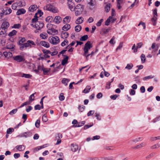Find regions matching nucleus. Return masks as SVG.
Returning <instances> with one entry per match:
<instances>
[{
	"label": "nucleus",
	"instance_id": "1",
	"mask_svg": "<svg viewBox=\"0 0 160 160\" xmlns=\"http://www.w3.org/2000/svg\"><path fill=\"white\" fill-rule=\"evenodd\" d=\"M36 45L35 42L31 40H28L26 42L24 43L20 46V49L21 50H23L26 49L27 48H31L34 47Z\"/></svg>",
	"mask_w": 160,
	"mask_h": 160
},
{
	"label": "nucleus",
	"instance_id": "2",
	"mask_svg": "<svg viewBox=\"0 0 160 160\" xmlns=\"http://www.w3.org/2000/svg\"><path fill=\"white\" fill-rule=\"evenodd\" d=\"M30 25L31 26L36 29L34 31V32L36 33L38 32V30H40L42 28L44 25L43 22L39 21L36 22L35 23H31Z\"/></svg>",
	"mask_w": 160,
	"mask_h": 160
},
{
	"label": "nucleus",
	"instance_id": "3",
	"mask_svg": "<svg viewBox=\"0 0 160 160\" xmlns=\"http://www.w3.org/2000/svg\"><path fill=\"white\" fill-rule=\"evenodd\" d=\"M44 10L51 11L53 13H56L58 12V10L53 5L51 4H47L44 6Z\"/></svg>",
	"mask_w": 160,
	"mask_h": 160
},
{
	"label": "nucleus",
	"instance_id": "4",
	"mask_svg": "<svg viewBox=\"0 0 160 160\" xmlns=\"http://www.w3.org/2000/svg\"><path fill=\"white\" fill-rule=\"evenodd\" d=\"M92 44L90 41H88L85 44V46L83 50L84 54H87L89 50L92 47Z\"/></svg>",
	"mask_w": 160,
	"mask_h": 160
},
{
	"label": "nucleus",
	"instance_id": "5",
	"mask_svg": "<svg viewBox=\"0 0 160 160\" xmlns=\"http://www.w3.org/2000/svg\"><path fill=\"white\" fill-rule=\"evenodd\" d=\"M49 42L53 45H57L60 42V39L57 36L54 37H50L49 38Z\"/></svg>",
	"mask_w": 160,
	"mask_h": 160
},
{
	"label": "nucleus",
	"instance_id": "6",
	"mask_svg": "<svg viewBox=\"0 0 160 160\" xmlns=\"http://www.w3.org/2000/svg\"><path fill=\"white\" fill-rule=\"evenodd\" d=\"M143 44L142 42H140L137 44L136 47L135 44H134L132 46V50H133V52L135 53L138 51V48H141L143 45Z\"/></svg>",
	"mask_w": 160,
	"mask_h": 160
},
{
	"label": "nucleus",
	"instance_id": "7",
	"mask_svg": "<svg viewBox=\"0 0 160 160\" xmlns=\"http://www.w3.org/2000/svg\"><path fill=\"white\" fill-rule=\"evenodd\" d=\"M12 58L14 60L18 62H22L24 60V57L20 55L13 56Z\"/></svg>",
	"mask_w": 160,
	"mask_h": 160
},
{
	"label": "nucleus",
	"instance_id": "8",
	"mask_svg": "<svg viewBox=\"0 0 160 160\" xmlns=\"http://www.w3.org/2000/svg\"><path fill=\"white\" fill-rule=\"evenodd\" d=\"M9 23L8 22L5 21L1 24V28L4 30L7 31V29L9 26Z\"/></svg>",
	"mask_w": 160,
	"mask_h": 160
},
{
	"label": "nucleus",
	"instance_id": "9",
	"mask_svg": "<svg viewBox=\"0 0 160 160\" xmlns=\"http://www.w3.org/2000/svg\"><path fill=\"white\" fill-rule=\"evenodd\" d=\"M38 9V7L36 4H33L30 6L28 8L29 12H33Z\"/></svg>",
	"mask_w": 160,
	"mask_h": 160
},
{
	"label": "nucleus",
	"instance_id": "10",
	"mask_svg": "<svg viewBox=\"0 0 160 160\" xmlns=\"http://www.w3.org/2000/svg\"><path fill=\"white\" fill-rule=\"evenodd\" d=\"M47 32L49 34L54 35L58 33V31L53 28H51L48 29L47 30Z\"/></svg>",
	"mask_w": 160,
	"mask_h": 160
},
{
	"label": "nucleus",
	"instance_id": "11",
	"mask_svg": "<svg viewBox=\"0 0 160 160\" xmlns=\"http://www.w3.org/2000/svg\"><path fill=\"white\" fill-rule=\"evenodd\" d=\"M68 6L69 9L72 11H74L75 9L74 4L71 2H68Z\"/></svg>",
	"mask_w": 160,
	"mask_h": 160
},
{
	"label": "nucleus",
	"instance_id": "12",
	"mask_svg": "<svg viewBox=\"0 0 160 160\" xmlns=\"http://www.w3.org/2000/svg\"><path fill=\"white\" fill-rule=\"evenodd\" d=\"M44 68L43 64H39L38 66L37 69H35L33 70L36 73H39V71H42Z\"/></svg>",
	"mask_w": 160,
	"mask_h": 160
},
{
	"label": "nucleus",
	"instance_id": "13",
	"mask_svg": "<svg viewBox=\"0 0 160 160\" xmlns=\"http://www.w3.org/2000/svg\"><path fill=\"white\" fill-rule=\"evenodd\" d=\"M62 21V18L61 17L59 16H56L53 20V22L54 23L57 24H59Z\"/></svg>",
	"mask_w": 160,
	"mask_h": 160
},
{
	"label": "nucleus",
	"instance_id": "14",
	"mask_svg": "<svg viewBox=\"0 0 160 160\" xmlns=\"http://www.w3.org/2000/svg\"><path fill=\"white\" fill-rule=\"evenodd\" d=\"M68 33L66 31H62L61 33V37L63 39H65L68 37Z\"/></svg>",
	"mask_w": 160,
	"mask_h": 160
},
{
	"label": "nucleus",
	"instance_id": "15",
	"mask_svg": "<svg viewBox=\"0 0 160 160\" xmlns=\"http://www.w3.org/2000/svg\"><path fill=\"white\" fill-rule=\"evenodd\" d=\"M15 148L19 151H22L24 150L25 147L24 145H17L15 147Z\"/></svg>",
	"mask_w": 160,
	"mask_h": 160
},
{
	"label": "nucleus",
	"instance_id": "16",
	"mask_svg": "<svg viewBox=\"0 0 160 160\" xmlns=\"http://www.w3.org/2000/svg\"><path fill=\"white\" fill-rule=\"evenodd\" d=\"M26 12V11L24 8H21L18 10L16 12V14L17 15H19L21 14H24Z\"/></svg>",
	"mask_w": 160,
	"mask_h": 160
},
{
	"label": "nucleus",
	"instance_id": "17",
	"mask_svg": "<svg viewBox=\"0 0 160 160\" xmlns=\"http://www.w3.org/2000/svg\"><path fill=\"white\" fill-rule=\"evenodd\" d=\"M75 9L81 11L82 12L84 8V6L81 4H78L75 7Z\"/></svg>",
	"mask_w": 160,
	"mask_h": 160
},
{
	"label": "nucleus",
	"instance_id": "18",
	"mask_svg": "<svg viewBox=\"0 0 160 160\" xmlns=\"http://www.w3.org/2000/svg\"><path fill=\"white\" fill-rule=\"evenodd\" d=\"M32 135V133L31 132H24L21 135L22 137H25L26 138L31 137Z\"/></svg>",
	"mask_w": 160,
	"mask_h": 160
},
{
	"label": "nucleus",
	"instance_id": "19",
	"mask_svg": "<svg viewBox=\"0 0 160 160\" xmlns=\"http://www.w3.org/2000/svg\"><path fill=\"white\" fill-rule=\"evenodd\" d=\"M84 20L83 18L82 17H80L79 18H78L75 21V23L78 25H79L80 24H81L82 23Z\"/></svg>",
	"mask_w": 160,
	"mask_h": 160
},
{
	"label": "nucleus",
	"instance_id": "20",
	"mask_svg": "<svg viewBox=\"0 0 160 160\" xmlns=\"http://www.w3.org/2000/svg\"><path fill=\"white\" fill-rule=\"evenodd\" d=\"M71 150L73 152H75L78 149V146L77 144L74 145L73 144H71Z\"/></svg>",
	"mask_w": 160,
	"mask_h": 160
},
{
	"label": "nucleus",
	"instance_id": "21",
	"mask_svg": "<svg viewBox=\"0 0 160 160\" xmlns=\"http://www.w3.org/2000/svg\"><path fill=\"white\" fill-rule=\"evenodd\" d=\"M40 43L41 45L46 48H48L50 47L49 43L47 42L42 41L40 42Z\"/></svg>",
	"mask_w": 160,
	"mask_h": 160
},
{
	"label": "nucleus",
	"instance_id": "22",
	"mask_svg": "<svg viewBox=\"0 0 160 160\" xmlns=\"http://www.w3.org/2000/svg\"><path fill=\"white\" fill-rule=\"evenodd\" d=\"M88 6L91 10H92L94 8V4L92 2V0H90L88 3Z\"/></svg>",
	"mask_w": 160,
	"mask_h": 160
},
{
	"label": "nucleus",
	"instance_id": "23",
	"mask_svg": "<svg viewBox=\"0 0 160 160\" xmlns=\"http://www.w3.org/2000/svg\"><path fill=\"white\" fill-rule=\"evenodd\" d=\"M3 54L5 58H9L12 56V53L10 52H4Z\"/></svg>",
	"mask_w": 160,
	"mask_h": 160
},
{
	"label": "nucleus",
	"instance_id": "24",
	"mask_svg": "<svg viewBox=\"0 0 160 160\" xmlns=\"http://www.w3.org/2000/svg\"><path fill=\"white\" fill-rule=\"evenodd\" d=\"M71 28V26L70 24H67L65 25L62 28V29L64 31H66L69 30Z\"/></svg>",
	"mask_w": 160,
	"mask_h": 160
},
{
	"label": "nucleus",
	"instance_id": "25",
	"mask_svg": "<svg viewBox=\"0 0 160 160\" xmlns=\"http://www.w3.org/2000/svg\"><path fill=\"white\" fill-rule=\"evenodd\" d=\"M110 30V28H108L107 29H103L101 30V33H102V34L105 35L107 34L109 32Z\"/></svg>",
	"mask_w": 160,
	"mask_h": 160
},
{
	"label": "nucleus",
	"instance_id": "26",
	"mask_svg": "<svg viewBox=\"0 0 160 160\" xmlns=\"http://www.w3.org/2000/svg\"><path fill=\"white\" fill-rule=\"evenodd\" d=\"M69 81L70 80L66 78H63L62 80V82L65 86H67Z\"/></svg>",
	"mask_w": 160,
	"mask_h": 160
},
{
	"label": "nucleus",
	"instance_id": "27",
	"mask_svg": "<svg viewBox=\"0 0 160 160\" xmlns=\"http://www.w3.org/2000/svg\"><path fill=\"white\" fill-rule=\"evenodd\" d=\"M101 158L103 160H114L116 158L112 156H110L108 157H102Z\"/></svg>",
	"mask_w": 160,
	"mask_h": 160
},
{
	"label": "nucleus",
	"instance_id": "28",
	"mask_svg": "<svg viewBox=\"0 0 160 160\" xmlns=\"http://www.w3.org/2000/svg\"><path fill=\"white\" fill-rule=\"evenodd\" d=\"M40 37L42 39H46L48 38L47 34L45 32H43L40 34Z\"/></svg>",
	"mask_w": 160,
	"mask_h": 160
},
{
	"label": "nucleus",
	"instance_id": "29",
	"mask_svg": "<svg viewBox=\"0 0 160 160\" xmlns=\"http://www.w3.org/2000/svg\"><path fill=\"white\" fill-rule=\"evenodd\" d=\"M19 6V3L16 2L13 3L12 5V9L16 10L17 9V8Z\"/></svg>",
	"mask_w": 160,
	"mask_h": 160
},
{
	"label": "nucleus",
	"instance_id": "30",
	"mask_svg": "<svg viewBox=\"0 0 160 160\" xmlns=\"http://www.w3.org/2000/svg\"><path fill=\"white\" fill-rule=\"evenodd\" d=\"M91 89V87L90 86H87L86 87V88L83 90V93H88L89 92V91Z\"/></svg>",
	"mask_w": 160,
	"mask_h": 160
},
{
	"label": "nucleus",
	"instance_id": "31",
	"mask_svg": "<svg viewBox=\"0 0 160 160\" xmlns=\"http://www.w3.org/2000/svg\"><path fill=\"white\" fill-rule=\"evenodd\" d=\"M100 137L98 135H96L93 137L92 138H87L86 140H98L100 139Z\"/></svg>",
	"mask_w": 160,
	"mask_h": 160
},
{
	"label": "nucleus",
	"instance_id": "32",
	"mask_svg": "<svg viewBox=\"0 0 160 160\" xmlns=\"http://www.w3.org/2000/svg\"><path fill=\"white\" fill-rule=\"evenodd\" d=\"M21 77L27 78H30L32 77V75L29 74L23 73L22 74Z\"/></svg>",
	"mask_w": 160,
	"mask_h": 160
},
{
	"label": "nucleus",
	"instance_id": "33",
	"mask_svg": "<svg viewBox=\"0 0 160 160\" xmlns=\"http://www.w3.org/2000/svg\"><path fill=\"white\" fill-rule=\"evenodd\" d=\"M71 20V17L69 16H66L63 20V22H69Z\"/></svg>",
	"mask_w": 160,
	"mask_h": 160
},
{
	"label": "nucleus",
	"instance_id": "34",
	"mask_svg": "<svg viewBox=\"0 0 160 160\" xmlns=\"http://www.w3.org/2000/svg\"><path fill=\"white\" fill-rule=\"evenodd\" d=\"M50 68H44L42 70L43 74L45 75L48 74V73L50 71Z\"/></svg>",
	"mask_w": 160,
	"mask_h": 160
},
{
	"label": "nucleus",
	"instance_id": "35",
	"mask_svg": "<svg viewBox=\"0 0 160 160\" xmlns=\"http://www.w3.org/2000/svg\"><path fill=\"white\" fill-rule=\"evenodd\" d=\"M36 92H35L32 94H31L29 98V100L30 102H31L32 101H33L35 100L34 95L36 94Z\"/></svg>",
	"mask_w": 160,
	"mask_h": 160
},
{
	"label": "nucleus",
	"instance_id": "36",
	"mask_svg": "<svg viewBox=\"0 0 160 160\" xmlns=\"http://www.w3.org/2000/svg\"><path fill=\"white\" fill-rule=\"evenodd\" d=\"M17 32L15 30H13L11 32H10L8 34L9 37H12L14 35H16Z\"/></svg>",
	"mask_w": 160,
	"mask_h": 160
},
{
	"label": "nucleus",
	"instance_id": "37",
	"mask_svg": "<svg viewBox=\"0 0 160 160\" xmlns=\"http://www.w3.org/2000/svg\"><path fill=\"white\" fill-rule=\"evenodd\" d=\"M38 13H36L35 16H34V18L32 20V23H35L36 22H38V17H37Z\"/></svg>",
	"mask_w": 160,
	"mask_h": 160
},
{
	"label": "nucleus",
	"instance_id": "38",
	"mask_svg": "<svg viewBox=\"0 0 160 160\" xmlns=\"http://www.w3.org/2000/svg\"><path fill=\"white\" fill-rule=\"evenodd\" d=\"M82 29L81 26L80 25H77L75 27V30L76 32H80Z\"/></svg>",
	"mask_w": 160,
	"mask_h": 160
},
{
	"label": "nucleus",
	"instance_id": "39",
	"mask_svg": "<svg viewBox=\"0 0 160 160\" xmlns=\"http://www.w3.org/2000/svg\"><path fill=\"white\" fill-rule=\"evenodd\" d=\"M88 38V35H85L81 37L80 38V40L81 41H85Z\"/></svg>",
	"mask_w": 160,
	"mask_h": 160
},
{
	"label": "nucleus",
	"instance_id": "40",
	"mask_svg": "<svg viewBox=\"0 0 160 160\" xmlns=\"http://www.w3.org/2000/svg\"><path fill=\"white\" fill-rule=\"evenodd\" d=\"M68 57L67 56L65 58L62 60L61 62L62 65L64 66L68 62Z\"/></svg>",
	"mask_w": 160,
	"mask_h": 160
},
{
	"label": "nucleus",
	"instance_id": "41",
	"mask_svg": "<svg viewBox=\"0 0 160 160\" xmlns=\"http://www.w3.org/2000/svg\"><path fill=\"white\" fill-rule=\"evenodd\" d=\"M85 123V121H82L81 122H79L78 124H76L75 126V127H80L83 126Z\"/></svg>",
	"mask_w": 160,
	"mask_h": 160
},
{
	"label": "nucleus",
	"instance_id": "42",
	"mask_svg": "<svg viewBox=\"0 0 160 160\" xmlns=\"http://www.w3.org/2000/svg\"><path fill=\"white\" fill-rule=\"evenodd\" d=\"M141 59L142 63H144L145 62L146 60V57L145 55L142 54L141 56Z\"/></svg>",
	"mask_w": 160,
	"mask_h": 160
},
{
	"label": "nucleus",
	"instance_id": "43",
	"mask_svg": "<svg viewBox=\"0 0 160 160\" xmlns=\"http://www.w3.org/2000/svg\"><path fill=\"white\" fill-rule=\"evenodd\" d=\"M154 76H152V75H149L148 76H146L142 78V80L144 81L147 80L148 79H152L153 78Z\"/></svg>",
	"mask_w": 160,
	"mask_h": 160
},
{
	"label": "nucleus",
	"instance_id": "44",
	"mask_svg": "<svg viewBox=\"0 0 160 160\" xmlns=\"http://www.w3.org/2000/svg\"><path fill=\"white\" fill-rule=\"evenodd\" d=\"M112 18V17H109L107 19L105 22V24L106 26H108L109 25L110 22H111V19Z\"/></svg>",
	"mask_w": 160,
	"mask_h": 160
},
{
	"label": "nucleus",
	"instance_id": "45",
	"mask_svg": "<svg viewBox=\"0 0 160 160\" xmlns=\"http://www.w3.org/2000/svg\"><path fill=\"white\" fill-rule=\"evenodd\" d=\"M26 41V39L24 38H22L19 41V44L21 46L22 44H23V43Z\"/></svg>",
	"mask_w": 160,
	"mask_h": 160
},
{
	"label": "nucleus",
	"instance_id": "46",
	"mask_svg": "<svg viewBox=\"0 0 160 160\" xmlns=\"http://www.w3.org/2000/svg\"><path fill=\"white\" fill-rule=\"evenodd\" d=\"M14 131V129L12 128H9L7 130V134H11Z\"/></svg>",
	"mask_w": 160,
	"mask_h": 160
},
{
	"label": "nucleus",
	"instance_id": "47",
	"mask_svg": "<svg viewBox=\"0 0 160 160\" xmlns=\"http://www.w3.org/2000/svg\"><path fill=\"white\" fill-rule=\"evenodd\" d=\"M110 3H108L106 4L105 7V11L106 12H108L110 10Z\"/></svg>",
	"mask_w": 160,
	"mask_h": 160
},
{
	"label": "nucleus",
	"instance_id": "48",
	"mask_svg": "<svg viewBox=\"0 0 160 160\" xmlns=\"http://www.w3.org/2000/svg\"><path fill=\"white\" fill-rule=\"evenodd\" d=\"M68 41L67 39H65L61 43V45L62 47H64L66 45L68 44Z\"/></svg>",
	"mask_w": 160,
	"mask_h": 160
},
{
	"label": "nucleus",
	"instance_id": "49",
	"mask_svg": "<svg viewBox=\"0 0 160 160\" xmlns=\"http://www.w3.org/2000/svg\"><path fill=\"white\" fill-rule=\"evenodd\" d=\"M133 67V65L132 63L128 64L125 67V68L128 70H130Z\"/></svg>",
	"mask_w": 160,
	"mask_h": 160
},
{
	"label": "nucleus",
	"instance_id": "50",
	"mask_svg": "<svg viewBox=\"0 0 160 160\" xmlns=\"http://www.w3.org/2000/svg\"><path fill=\"white\" fill-rule=\"evenodd\" d=\"M65 99V97L63 95V93L62 92L61 93L59 96V99L61 101H62Z\"/></svg>",
	"mask_w": 160,
	"mask_h": 160
},
{
	"label": "nucleus",
	"instance_id": "51",
	"mask_svg": "<svg viewBox=\"0 0 160 160\" xmlns=\"http://www.w3.org/2000/svg\"><path fill=\"white\" fill-rule=\"evenodd\" d=\"M15 46L11 44H8L7 46V48L8 49H11L14 48Z\"/></svg>",
	"mask_w": 160,
	"mask_h": 160
},
{
	"label": "nucleus",
	"instance_id": "52",
	"mask_svg": "<svg viewBox=\"0 0 160 160\" xmlns=\"http://www.w3.org/2000/svg\"><path fill=\"white\" fill-rule=\"evenodd\" d=\"M62 135L60 133H58L56 136V140H61V139L62 138Z\"/></svg>",
	"mask_w": 160,
	"mask_h": 160
},
{
	"label": "nucleus",
	"instance_id": "53",
	"mask_svg": "<svg viewBox=\"0 0 160 160\" xmlns=\"http://www.w3.org/2000/svg\"><path fill=\"white\" fill-rule=\"evenodd\" d=\"M18 111L17 109H14L12 110L9 112V114L11 115H12L16 113Z\"/></svg>",
	"mask_w": 160,
	"mask_h": 160
},
{
	"label": "nucleus",
	"instance_id": "54",
	"mask_svg": "<svg viewBox=\"0 0 160 160\" xmlns=\"http://www.w3.org/2000/svg\"><path fill=\"white\" fill-rule=\"evenodd\" d=\"M160 147V144H156L154 145L151 146L150 148L151 149H155L156 148H158Z\"/></svg>",
	"mask_w": 160,
	"mask_h": 160
},
{
	"label": "nucleus",
	"instance_id": "55",
	"mask_svg": "<svg viewBox=\"0 0 160 160\" xmlns=\"http://www.w3.org/2000/svg\"><path fill=\"white\" fill-rule=\"evenodd\" d=\"M103 19H100L96 24V25L98 27L100 26L102 24V23L103 22Z\"/></svg>",
	"mask_w": 160,
	"mask_h": 160
},
{
	"label": "nucleus",
	"instance_id": "56",
	"mask_svg": "<svg viewBox=\"0 0 160 160\" xmlns=\"http://www.w3.org/2000/svg\"><path fill=\"white\" fill-rule=\"evenodd\" d=\"M78 108L80 112H82L84 109L85 106L83 105H79L78 106Z\"/></svg>",
	"mask_w": 160,
	"mask_h": 160
},
{
	"label": "nucleus",
	"instance_id": "57",
	"mask_svg": "<svg viewBox=\"0 0 160 160\" xmlns=\"http://www.w3.org/2000/svg\"><path fill=\"white\" fill-rule=\"evenodd\" d=\"M21 27V25L20 24H14L12 27V28H19Z\"/></svg>",
	"mask_w": 160,
	"mask_h": 160
},
{
	"label": "nucleus",
	"instance_id": "58",
	"mask_svg": "<svg viewBox=\"0 0 160 160\" xmlns=\"http://www.w3.org/2000/svg\"><path fill=\"white\" fill-rule=\"evenodd\" d=\"M145 144L142 143L138 145L133 148L137 149L142 147L143 146H145Z\"/></svg>",
	"mask_w": 160,
	"mask_h": 160
},
{
	"label": "nucleus",
	"instance_id": "59",
	"mask_svg": "<svg viewBox=\"0 0 160 160\" xmlns=\"http://www.w3.org/2000/svg\"><path fill=\"white\" fill-rule=\"evenodd\" d=\"M40 121L39 119H38L36 121L35 123V125L37 128H38L40 126Z\"/></svg>",
	"mask_w": 160,
	"mask_h": 160
},
{
	"label": "nucleus",
	"instance_id": "60",
	"mask_svg": "<svg viewBox=\"0 0 160 160\" xmlns=\"http://www.w3.org/2000/svg\"><path fill=\"white\" fill-rule=\"evenodd\" d=\"M42 119L43 122H46L48 121V119L45 115H44L42 116Z\"/></svg>",
	"mask_w": 160,
	"mask_h": 160
},
{
	"label": "nucleus",
	"instance_id": "61",
	"mask_svg": "<svg viewBox=\"0 0 160 160\" xmlns=\"http://www.w3.org/2000/svg\"><path fill=\"white\" fill-rule=\"evenodd\" d=\"M74 11H75V14L76 16H78L82 12L81 11L78 10H75Z\"/></svg>",
	"mask_w": 160,
	"mask_h": 160
},
{
	"label": "nucleus",
	"instance_id": "62",
	"mask_svg": "<svg viewBox=\"0 0 160 160\" xmlns=\"http://www.w3.org/2000/svg\"><path fill=\"white\" fill-rule=\"evenodd\" d=\"M123 42H121L116 48V50H120L123 47Z\"/></svg>",
	"mask_w": 160,
	"mask_h": 160
},
{
	"label": "nucleus",
	"instance_id": "63",
	"mask_svg": "<svg viewBox=\"0 0 160 160\" xmlns=\"http://www.w3.org/2000/svg\"><path fill=\"white\" fill-rule=\"evenodd\" d=\"M42 51L44 54H49L51 53L50 51L46 49H43L42 50Z\"/></svg>",
	"mask_w": 160,
	"mask_h": 160
},
{
	"label": "nucleus",
	"instance_id": "64",
	"mask_svg": "<svg viewBox=\"0 0 160 160\" xmlns=\"http://www.w3.org/2000/svg\"><path fill=\"white\" fill-rule=\"evenodd\" d=\"M94 110H90L87 113V116L88 117L92 115L94 113Z\"/></svg>",
	"mask_w": 160,
	"mask_h": 160
}]
</instances>
